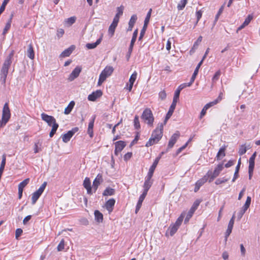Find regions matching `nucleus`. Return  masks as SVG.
I'll use <instances>...</instances> for the list:
<instances>
[{
    "label": "nucleus",
    "mask_w": 260,
    "mask_h": 260,
    "mask_svg": "<svg viewBox=\"0 0 260 260\" xmlns=\"http://www.w3.org/2000/svg\"><path fill=\"white\" fill-rule=\"evenodd\" d=\"M14 55V51H12L7 57L5 60L1 71L0 82L4 86L5 85L6 78L8 74V71L12 63V58Z\"/></svg>",
    "instance_id": "nucleus-1"
},
{
    "label": "nucleus",
    "mask_w": 260,
    "mask_h": 260,
    "mask_svg": "<svg viewBox=\"0 0 260 260\" xmlns=\"http://www.w3.org/2000/svg\"><path fill=\"white\" fill-rule=\"evenodd\" d=\"M164 125L162 123L159 124L155 129L153 131L150 138L146 144V147L152 146L157 143L160 140L162 136Z\"/></svg>",
    "instance_id": "nucleus-2"
},
{
    "label": "nucleus",
    "mask_w": 260,
    "mask_h": 260,
    "mask_svg": "<svg viewBox=\"0 0 260 260\" xmlns=\"http://www.w3.org/2000/svg\"><path fill=\"white\" fill-rule=\"evenodd\" d=\"M114 69L111 66H107L100 75L98 85L100 86L113 72Z\"/></svg>",
    "instance_id": "nucleus-3"
},
{
    "label": "nucleus",
    "mask_w": 260,
    "mask_h": 260,
    "mask_svg": "<svg viewBox=\"0 0 260 260\" xmlns=\"http://www.w3.org/2000/svg\"><path fill=\"white\" fill-rule=\"evenodd\" d=\"M141 118L147 123L152 126L154 121V117L151 110L149 108L145 109L141 116Z\"/></svg>",
    "instance_id": "nucleus-4"
},
{
    "label": "nucleus",
    "mask_w": 260,
    "mask_h": 260,
    "mask_svg": "<svg viewBox=\"0 0 260 260\" xmlns=\"http://www.w3.org/2000/svg\"><path fill=\"white\" fill-rule=\"evenodd\" d=\"M11 118V111L8 103H6L3 108L2 115L1 121L6 124Z\"/></svg>",
    "instance_id": "nucleus-5"
},
{
    "label": "nucleus",
    "mask_w": 260,
    "mask_h": 260,
    "mask_svg": "<svg viewBox=\"0 0 260 260\" xmlns=\"http://www.w3.org/2000/svg\"><path fill=\"white\" fill-rule=\"evenodd\" d=\"M223 169V164H220L218 165V166L215 168L214 171L212 172L210 171H209L207 173L206 175L208 177H209V182H212L214 178L217 177L221 171Z\"/></svg>",
    "instance_id": "nucleus-6"
},
{
    "label": "nucleus",
    "mask_w": 260,
    "mask_h": 260,
    "mask_svg": "<svg viewBox=\"0 0 260 260\" xmlns=\"http://www.w3.org/2000/svg\"><path fill=\"white\" fill-rule=\"evenodd\" d=\"M46 185L47 182H44L39 188L32 194L31 204L32 205H34L36 203L40 196L43 192Z\"/></svg>",
    "instance_id": "nucleus-7"
},
{
    "label": "nucleus",
    "mask_w": 260,
    "mask_h": 260,
    "mask_svg": "<svg viewBox=\"0 0 260 260\" xmlns=\"http://www.w3.org/2000/svg\"><path fill=\"white\" fill-rule=\"evenodd\" d=\"M78 127H74L72 130L68 131L67 133L63 135L62 136V141L64 143L68 142L75 133L78 132Z\"/></svg>",
    "instance_id": "nucleus-8"
},
{
    "label": "nucleus",
    "mask_w": 260,
    "mask_h": 260,
    "mask_svg": "<svg viewBox=\"0 0 260 260\" xmlns=\"http://www.w3.org/2000/svg\"><path fill=\"white\" fill-rule=\"evenodd\" d=\"M151 178L152 177L147 176L146 180L143 185L144 191L142 194H145L146 196L147 195L148 191L149 190L153 183L152 181L151 180Z\"/></svg>",
    "instance_id": "nucleus-9"
},
{
    "label": "nucleus",
    "mask_w": 260,
    "mask_h": 260,
    "mask_svg": "<svg viewBox=\"0 0 260 260\" xmlns=\"http://www.w3.org/2000/svg\"><path fill=\"white\" fill-rule=\"evenodd\" d=\"M119 17H114L113 22L109 27L108 33L110 35V37H112L114 34L115 30L119 21Z\"/></svg>",
    "instance_id": "nucleus-10"
},
{
    "label": "nucleus",
    "mask_w": 260,
    "mask_h": 260,
    "mask_svg": "<svg viewBox=\"0 0 260 260\" xmlns=\"http://www.w3.org/2000/svg\"><path fill=\"white\" fill-rule=\"evenodd\" d=\"M41 118L43 120L47 123L49 126H51L56 122L55 119L52 116L48 115L44 113L41 114Z\"/></svg>",
    "instance_id": "nucleus-11"
},
{
    "label": "nucleus",
    "mask_w": 260,
    "mask_h": 260,
    "mask_svg": "<svg viewBox=\"0 0 260 260\" xmlns=\"http://www.w3.org/2000/svg\"><path fill=\"white\" fill-rule=\"evenodd\" d=\"M180 136V133L177 131L171 137L168 145V149L172 148Z\"/></svg>",
    "instance_id": "nucleus-12"
},
{
    "label": "nucleus",
    "mask_w": 260,
    "mask_h": 260,
    "mask_svg": "<svg viewBox=\"0 0 260 260\" xmlns=\"http://www.w3.org/2000/svg\"><path fill=\"white\" fill-rule=\"evenodd\" d=\"M81 68L79 67V66H77L76 67L75 69L72 72V73H71V74L70 75L69 78H68V80L70 81H73L75 78H77L81 71Z\"/></svg>",
    "instance_id": "nucleus-13"
},
{
    "label": "nucleus",
    "mask_w": 260,
    "mask_h": 260,
    "mask_svg": "<svg viewBox=\"0 0 260 260\" xmlns=\"http://www.w3.org/2000/svg\"><path fill=\"white\" fill-rule=\"evenodd\" d=\"M115 154L118 155V154L123 150V149L126 146L125 142L122 141H119L115 143Z\"/></svg>",
    "instance_id": "nucleus-14"
},
{
    "label": "nucleus",
    "mask_w": 260,
    "mask_h": 260,
    "mask_svg": "<svg viewBox=\"0 0 260 260\" xmlns=\"http://www.w3.org/2000/svg\"><path fill=\"white\" fill-rule=\"evenodd\" d=\"M102 94L101 90H97L88 96V100L90 101H95L98 98L101 97Z\"/></svg>",
    "instance_id": "nucleus-15"
},
{
    "label": "nucleus",
    "mask_w": 260,
    "mask_h": 260,
    "mask_svg": "<svg viewBox=\"0 0 260 260\" xmlns=\"http://www.w3.org/2000/svg\"><path fill=\"white\" fill-rule=\"evenodd\" d=\"M83 186L87 190V193L89 194L92 193L91 182L89 178L86 177L83 181Z\"/></svg>",
    "instance_id": "nucleus-16"
},
{
    "label": "nucleus",
    "mask_w": 260,
    "mask_h": 260,
    "mask_svg": "<svg viewBox=\"0 0 260 260\" xmlns=\"http://www.w3.org/2000/svg\"><path fill=\"white\" fill-rule=\"evenodd\" d=\"M102 180L103 178L102 175L100 174H98L93 182L92 188L94 190V192H95L97 190L98 186L102 182Z\"/></svg>",
    "instance_id": "nucleus-17"
},
{
    "label": "nucleus",
    "mask_w": 260,
    "mask_h": 260,
    "mask_svg": "<svg viewBox=\"0 0 260 260\" xmlns=\"http://www.w3.org/2000/svg\"><path fill=\"white\" fill-rule=\"evenodd\" d=\"M115 203V200L114 199H110L105 203V207L110 213L113 210V207Z\"/></svg>",
    "instance_id": "nucleus-18"
},
{
    "label": "nucleus",
    "mask_w": 260,
    "mask_h": 260,
    "mask_svg": "<svg viewBox=\"0 0 260 260\" xmlns=\"http://www.w3.org/2000/svg\"><path fill=\"white\" fill-rule=\"evenodd\" d=\"M75 46L71 45L68 48L65 49L60 55L61 57H66L69 56L72 52L75 50Z\"/></svg>",
    "instance_id": "nucleus-19"
},
{
    "label": "nucleus",
    "mask_w": 260,
    "mask_h": 260,
    "mask_svg": "<svg viewBox=\"0 0 260 260\" xmlns=\"http://www.w3.org/2000/svg\"><path fill=\"white\" fill-rule=\"evenodd\" d=\"M150 17H146L145 18L143 27L142 29L141 30L140 36L139 37V40H141L143 38V37H144V34L145 33V31L146 30V29H147V26H148V23L149 22V20H150Z\"/></svg>",
    "instance_id": "nucleus-20"
},
{
    "label": "nucleus",
    "mask_w": 260,
    "mask_h": 260,
    "mask_svg": "<svg viewBox=\"0 0 260 260\" xmlns=\"http://www.w3.org/2000/svg\"><path fill=\"white\" fill-rule=\"evenodd\" d=\"M159 159H160V157H158L155 159L152 165L151 166V167L150 168V169L149 170V172L148 173L147 176L152 177L153 173H154V170L158 163Z\"/></svg>",
    "instance_id": "nucleus-21"
},
{
    "label": "nucleus",
    "mask_w": 260,
    "mask_h": 260,
    "mask_svg": "<svg viewBox=\"0 0 260 260\" xmlns=\"http://www.w3.org/2000/svg\"><path fill=\"white\" fill-rule=\"evenodd\" d=\"M176 106V105H175L174 104H171V105L169 108V111L168 112V113L166 116V117H165V119L164 120V123H163L165 125L167 123V121L171 117V116L172 115L173 112L175 109Z\"/></svg>",
    "instance_id": "nucleus-22"
},
{
    "label": "nucleus",
    "mask_w": 260,
    "mask_h": 260,
    "mask_svg": "<svg viewBox=\"0 0 260 260\" xmlns=\"http://www.w3.org/2000/svg\"><path fill=\"white\" fill-rule=\"evenodd\" d=\"M138 29H136L134 33H133V37H132V39L131 40V44H130V45H129V48H128V53L129 54L131 53L132 50H133V47H134V43L135 42H136V39H137V35H138Z\"/></svg>",
    "instance_id": "nucleus-23"
},
{
    "label": "nucleus",
    "mask_w": 260,
    "mask_h": 260,
    "mask_svg": "<svg viewBox=\"0 0 260 260\" xmlns=\"http://www.w3.org/2000/svg\"><path fill=\"white\" fill-rule=\"evenodd\" d=\"M226 147V146L223 145L221 148L219 149L216 157L217 160H220L222 158L225 156V151Z\"/></svg>",
    "instance_id": "nucleus-24"
},
{
    "label": "nucleus",
    "mask_w": 260,
    "mask_h": 260,
    "mask_svg": "<svg viewBox=\"0 0 260 260\" xmlns=\"http://www.w3.org/2000/svg\"><path fill=\"white\" fill-rule=\"evenodd\" d=\"M102 40V36L99 39L96 40L95 43H87L86 45V47L88 49H92L95 48L98 45H99Z\"/></svg>",
    "instance_id": "nucleus-25"
},
{
    "label": "nucleus",
    "mask_w": 260,
    "mask_h": 260,
    "mask_svg": "<svg viewBox=\"0 0 260 260\" xmlns=\"http://www.w3.org/2000/svg\"><path fill=\"white\" fill-rule=\"evenodd\" d=\"M95 118V116H94L92 120L89 122L88 126V134L89 135L90 137L93 136V127L94 125V122Z\"/></svg>",
    "instance_id": "nucleus-26"
},
{
    "label": "nucleus",
    "mask_w": 260,
    "mask_h": 260,
    "mask_svg": "<svg viewBox=\"0 0 260 260\" xmlns=\"http://www.w3.org/2000/svg\"><path fill=\"white\" fill-rule=\"evenodd\" d=\"M146 196V195L143 194H142L140 196V197L139 199V201H138L137 206H136V210H135L136 213H137L139 211V210L142 206V202H143Z\"/></svg>",
    "instance_id": "nucleus-27"
},
{
    "label": "nucleus",
    "mask_w": 260,
    "mask_h": 260,
    "mask_svg": "<svg viewBox=\"0 0 260 260\" xmlns=\"http://www.w3.org/2000/svg\"><path fill=\"white\" fill-rule=\"evenodd\" d=\"M27 55L31 59H33L35 57V53L31 44H29L28 46Z\"/></svg>",
    "instance_id": "nucleus-28"
},
{
    "label": "nucleus",
    "mask_w": 260,
    "mask_h": 260,
    "mask_svg": "<svg viewBox=\"0 0 260 260\" xmlns=\"http://www.w3.org/2000/svg\"><path fill=\"white\" fill-rule=\"evenodd\" d=\"M75 104V103L74 101H72L70 102L68 106L65 108L64 113L66 115L70 114L73 109Z\"/></svg>",
    "instance_id": "nucleus-29"
},
{
    "label": "nucleus",
    "mask_w": 260,
    "mask_h": 260,
    "mask_svg": "<svg viewBox=\"0 0 260 260\" xmlns=\"http://www.w3.org/2000/svg\"><path fill=\"white\" fill-rule=\"evenodd\" d=\"M115 190L114 188L107 187L103 193L104 196H113L115 194Z\"/></svg>",
    "instance_id": "nucleus-30"
},
{
    "label": "nucleus",
    "mask_w": 260,
    "mask_h": 260,
    "mask_svg": "<svg viewBox=\"0 0 260 260\" xmlns=\"http://www.w3.org/2000/svg\"><path fill=\"white\" fill-rule=\"evenodd\" d=\"M252 18L253 17H247L244 22L238 28L237 32H238L239 30L243 29L246 26L248 25L252 20Z\"/></svg>",
    "instance_id": "nucleus-31"
},
{
    "label": "nucleus",
    "mask_w": 260,
    "mask_h": 260,
    "mask_svg": "<svg viewBox=\"0 0 260 260\" xmlns=\"http://www.w3.org/2000/svg\"><path fill=\"white\" fill-rule=\"evenodd\" d=\"M252 18L253 17H247L244 22L238 28L237 32H238L239 30L243 29L246 26L248 25L252 20Z\"/></svg>",
    "instance_id": "nucleus-32"
},
{
    "label": "nucleus",
    "mask_w": 260,
    "mask_h": 260,
    "mask_svg": "<svg viewBox=\"0 0 260 260\" xmlns=\"http://www.w3.org/2000/svg\"><path fill=\"white\" fill-rule=\"evenodd\" d=\"M6 155L5 154H3L2 156V160L1 162V166H0V177H2V173L4 171L5 166L6 165Z\"/></svg>",
    "instance_id": "nucleus-33"
},
{
    "label": "nucleus",
    "mask_w": 260,
    "mask_h": 260,
    "mask_svg": "<svg viewBox=\"0 0 260 260\" xmlns=\"http://www.w3.org/2000/svg\"><path fill=\"white\" fill-rule=\"evenodd\" d=\"M94 216L95 219L98 222H101L103 221V214L98 210H95L94 211Z\"/></svg>",
    "instance_id": "nucleus-34"
},
{
    "label": "nucleus",
    "mask_w": 260,
    "mask_h": 260,
    "mask_svg": "<svg viewBox=\"0 0 260 260\" xmlns=\"http://www.w3.org/2000/svg\"><path fill=\"white\" fill-rule=\"evenodd\" d=\"M202 40V37L200 36L198 38L197 40L194 43L193 47L191 48V49L190 50V52H193L194 51V50L198 48L199 44L201 42Z\"/></svg>",
    "instance_id": "nucleus-35"
},
{
    "label": "nucleus",
    "mask_w": 260,
    "mask_h": 260,
    "mask_svg": "<svg viewBox=\"0 0 260 260\" xmlns=\"http://www.w3.org/2000/svg\"><path fill=\"white\" fill-rule=\"evenodd\" d=\"M137 17H131L129 22H128V27L127 29V31H131L133 29V27L136 21Z\"/></svg>",
    "instance_id": "nucleus-36"
},
{
    "label": "nucleus",
    "mask_w": 260,
    "mask_h": 260,
    "mask_svg": "<svg viewBox=\"0 0 260 260\" xmlns=\"http://www.w3.org/2000/svg\"><path fill=\"white\" fill-rule=\"evenodd\" d=\"M76 21V17H69L66 19L64 21V24L67 26H70L75 23Z\"/></svg>",
    "instance_id": "nucleus-37"
},
{
    "label": "nucleus",
    "mask_w": 260,
    "mask_h": 260,
    "mask_svg": "<svg viewBox=\"0 0 260 260\" xmlns=\"http://www.w3.org/2000/svg\"><path fill=\"white\" fill-rule=\"evenodd\" d=\"M208 180V177L206 175L202 178L199 180L196 183L200 187L202 186Z\"/></svg>",
    "instance_id": "nucleus-38"
},
{
    "label": "nucleus",
    "mask_w": 260,
    "mask_h": 260,
    "mask_svg": "<svg viewBox=\"0 0 260 260\" xmlns=\"http://www.w3.org/2000/svg\"><path fill=\"white\" fill-rule=\"evenodd\" d=\"M202 63H203V60H201L200 62L197 65L195 70L194 71V72L191 76V78L196 79V76L198 74L199 70L200 67L201 66V65L202 64Z\"/></svg>",
    "instance_id": "nucleus-39"
},
{
    "label": "nucleus",
    "mask_w": 260,
    "mask_h": 260,
    "mask_svg": "<svg viewBox=\"0 0 260 260\" xmlns=\"http://www.w3.org/2000/svg\"><path fill=\"white\" fill-rule=\"evenodd\" d=\"M180 93V91H179V90L177 89L175 91V94L174 95V98H173V102L172 104H174L175 105H176V103H177V101L178 100L179 98Z\"/></svg>",
    "instance_id": "nucleus-40"
},
{
    "label": "nucleus",
    "mask_w": 260,
    "mask_h": 260,
    "mask_svg": "<svg viewBox=\"0 0 260 260\" xmlns=\"http://www.w3.org/2000/svg\"><path fill=\"white\" fill-rule=\"evenodd\" d=\"M184 217V213H182L180 215V216L177 218V220L176 221V222L174 224L176 226L179 227L183 220Z\"/></svg>",
    "instance_id": "nucleus-41"
},
{
    "label": "nucleus",
    "mask_w": 260,
    "mask_h": 260,
    "mask_svg": "<svg viewBox=\"0 0 260 260\" xmlns=\"http://www.w3.org/2000/svg\"><path fill=\"white\" fill-rule=\"evenodd\" d=\"M179 227L176 226L175 224L171 225L169 227V230L170 231V235L172 236L177 232Z\"/></svg>",
    "instance_id": "nucleus-42"
},
{
    "label": "nucleus",
    "mask_w": 260,
    "mask_h": 260,
    "mask_svg": "<svg viewBox=\"0 0 260 260\" xmlns=\"http://www.w3.org/2000/svg\"><path fill=\"white\" fill-rule=\"evenodd\" d=\"M187 0H181L177 5L178 10H182L186 5Z\"/></svg>",
    "instance_id": "nucleus-43"
},
{
    "label": "nucleus",
    "mask_w": 260,
    "mask_h": 260,
    "mask_svg": "<svg viewBox=\"0 0 260 260\" xmlns=\"http://www.w3.org/2000/svg\"><path fill=\"white\" fill-rule=\"evenodd\" d=\"M194 212V211H193L190 209L189 210V211L188 212V213L186 215V216L185 218L184 223H186L188 222L190 218L192 216V215L193 214Z\"/></svg>",
    "instance_id": "nucleus-44"
},
{
    "label": "nucleus",
    "mask_w": 260,
    "mask_h": 260,
    "mask_svg": "<svg viewBox=\"0 0 260 260\" xmlns=\"http://www.w3.org/2000/svg\"><path fill=\"white\" fill-rule=\"evenodd\" d=\"M256 155V152H255L253 153V154L251 156L249 160V166H254V160Z\"/></svg>",
    "instance_id": "nucleus-45"
},
{
    "label": "nucleus",
    "mask_w": 260,
    "mask_h": 260,
    "mask_svg": "<svg viewBox=\"0 0 260 260\" xmlns=\"http://www.w3.org/2000/svg\"><path fill=\"white\" fill-rule=\"evenodd\" d=\"M247 151L246 147L245 145H242L240 146L238 153L240 155H242L246 153Z\"/></svg>",
    "instance_id": "nucleus-46"
},
{
    "label": "nucleus",
    "mask_w": 260,
    "mask_h": 260,
    "mask_svg": "<svg viewBox=\"0 0 260 260\" xmlns=\"http://www.w3.org/2000/svg\"><path fill=\"white\" fill-rule=\"evenodd\" d=\"M11 22H12L11 18H10L9 20V21H8V22L7 23V24H6V26L3 30V35L6 34L7 33V32L8 31V30L10 29V26H11Z\"/></svg>",
    "instance_id": "nucleus-47"
},
{
    "label": "nucleus",
    "mask_w": 260,
    "mask_h": 260,
    "mask_svg": "<svg viewBox=\"0 0 260 260\" xmlns=\"http://www.w3.org/2000/svg\"><path fill=\"white\" fill-rule=\"evenodd\" d=\"M137 77V73L136 71H135L132 75L131 76L129 79V83H134L136 81Z\"/></svg>",
    "instance_id": "nucleus-48"
},
{
    "label": "nucleus",
    "mask_w": 260,
    "mask_h": 260,
    "mask_svg": "<svg viewBox=\"0 0 260 260\" xmlns=\"http://www.w3.org/2000/svg\"><path fill=\"white\" fill-rule=\"evenodd\" d=\"M134 126L136 129H139L140 128V124L139 120V117L137 115H136L134 118Z\"/></svg>",
    "instance_id": "nucleus-49"
},
{
    "label": "nucleus",
    "mask_w": 260,
    "mask_h": 260,
    "mask_svg": "<svg viewBox=\"0 0 260 260\" xmlns=\"http://www.w3.org/2000/svg\"><path fill=\"white\" fill-rule=\"evenodd\" d=\"M29 179L26 178L24 179L23 181L20 182L18 185V187L24 188L29 183Z\"/></svg>",
    "instance_id": "nucleus-50"
},
{
    "label": "nucleus",
    "mask_w": 260,
    "mask_h": 260,
    "mask_svg": "<svg viewBox=\"0 0 260 260\" xmlns=\"http://www.w3.org/2000/svg\"><path fill=\"white\" fill-rule=\"evenodd\" d=\"M64 241L63 239H62L59 244L57 246V249L58 251H62L64 249Z\"/></svg>",
    "instance_id": "nucleus-51"
},
{
    "label": "nucleus",
    "mask_w": 260,
    "mask_h": 260,
    "mask_svg": "<svg viewBox=\"0 0 260 260\" xmlns=\"http://www.w3.org/2000/svg\"><path fill=\"white\" fill-rule=\"evenodd\" d=\"M200 203H201L200 201L196 200L193 203V204L192 205V207H191V208L190 209L193 211H195L196 210V209L198 208V207H199Z\"/></svg>",
    "instance_id": "nucleus-52"
},
{
    "label": "nucleus",
    "mask_w": 260,
    "mask_h": 260,
    "mask_svg": "<svg viewBox=\"0 0 260 260\" xmlns=\"http://www.w3.org/2000/svg\"><path fill=\"white\" fill-rule=\"evenodd\" d=\"M124 10V7L121 6L117 8V13L115 16H120L123 14V11Z\"/></svg>",
    "instance_id": "nucleus-53"
},
{
    "label": "nucleus",
    "mask_w": 260,
    "mask_h": 260,
    "mask_svg": "<svg viewBox=\"0 0 260 260\" xmlns=\"http://www.w3.org/2000/svg\"><path fill=\"white\" fill-rule=\"evenodd\" d=\"M228 180H229V178H223L222 179L219 178V179H217L215 181V183L216 185H219L220 184H222V183L227 182Z\"/></svg>",
    "instance_id": "nucleus-54"
},
{
    "label": "nucleus",
    "mask_w": 260,
    "mask_h": 260,
    "mask_svg": "<svg viewBox=\"0 0 260 260\" xmlns=\"http://www.w3.org/2000/svg\"><path fill=\"white\" fill-rule=\"evenodd\" d=\"M251 199L250 197H247L246 199V201L243 207H244V208H248L249 207L250 203H251Z\"/></svg>",
    "instance_id": "nucleus-55"
},
{
    "label": "nucleus",
    "mask_w": 260,
    "mask_h": 260,
    "mask_svg": "<svg viewBox=\"0 0 260 260\" xmlns=\"http://www.w3.org/2000/svg\"><path fill=\"white\" fill-rule=\"evenodd\" d=\"M235 218V214H234L229 222L228 228L233 229L234 224Z\"/></svg>",
    "instance_id": "nucleus-56"
},
{
    "label": "nucleus",
    "mask_w": 260,
    "mask_h": 260,
    "mask_svg": "<svg viewBox=\"0 0 260 260\" xmlns=\"http://www.w3.org/2000/svg\"><path fill=\"white\" fill-rule=\"evenodd\" d=\"M247 210V208H244V207H242V209L239 211L238 213V219H240L243 216V214L245 213L246 211Z\"/></svg>",
    "instance_id": "nucleus-57"
},
{
    "label": "nucleus",
    "mask_w": 260,
    "mask_h": 260,
    "mask_svg": "<svg viewBox=\"0 0 260 260\" xmlns=\"http://www.w3.org/2000/svg\"><path fill=\"white\" fill-rule=\"evenodd\" d=\"M254 166H249L248 167V173H249V179H251L253 175Z\"/></svg>",
    "instance_id": "nucleus-58"
},
{
    "label": "nucleus",
    "mask_w": 260,
    "mask_h": 260,
    "mask_svg": "<svg viewBox=\"0 0 260 260\" xmlns=\"http://www.w3.org/2000/svg\"><path fill=\"white\" fill-rule=\"evenodd\" d=\"M217 104V103L214 100L211 102H210V103L207 104L206 105H205V106L204 107L206 108V109H208L209 108L211 107L212 106H213Z\"/></svg>",
    "instance_id": "nucleus-59"
},
{
    "label": "nucleus",
    "mask_w": 260,
    "mask_h": 260,
    "mask_svg": "<svg viewBox=\"0 0 260 260\" xmlns=\"http://www.w3.org/2000/svg\"><path fill=\"white\" fill-rule=\"evenodd\" d=\"M217 104V103L214 100L211 102H210V103L207 104L206 105H205V106L204 107L206 108V109H208L209 108L211 107L212 106H213Z\"/></svg>",
    "instance_id": "nucleus-60"
},
{
    "label": "nucleus",
    "mask_w": 260,
    "mask_h": 260,
    "mask_svg": "<svg viewBox=\"0 0 260 260\" xmlns=\"http://www.w3.org/2000/svg\"><path fill=\"white\" fill-rule=\"evenodd\" d=\"M221 74V72L219 70H218V71H217L215 75H214V76L213 77V78H212V80L213 81H215V80H217L220 76Z\"/></svg>",
    "instance_id": "nucleus-61"
},
{
    "label": "nucleus",
    "mask_w": 260,
    "mask_h": 260,
    "mask_svg": "<svg viewBox=\"0 0 260 260\" xmlns=\"http://www.w3.org/2000/svg\"><path fill=\"white\" fill-rule=\"evenodd\" d=\"M166 96L167 94L164 90L161 91L159 93V97L160 99H161V100L165 99L166 98Z\"/></svg>",
    "instance_id": "nucleus-62"
},
{
    "label": "nucleus",
    "mask_w": 260,
    "mask_h": 260,
    "mask_svg": "<svg viewBox=\"0 0 260 260\" xmlns=\"http://www.w3.org/2000/svg\"><path fill=\"white\" fill-rule=\"evenodd\" d=\"M23 231L21 229H17L16 230L15 232V237L16 239H18V237L22 234Z\"/></svg>",
    "instance_id": "nucleus-63"
},
{
    "label": "nucleus",
    "mask_w": 260,
    "mask_h": 260,
    "mask_svg": "<svg viewBox=\"0 0 260 260\" xmlns=\"http://www.w3.org/2000/svg\"><path fill=\"white\" fill-rule=\"evenodd\" d=\"M64 30L62 28L58 29L57 31V36L58 38L61 37L64 34Z\"/></svg>",
    "instance_id": "nucleus-64"
}]
</instances>
